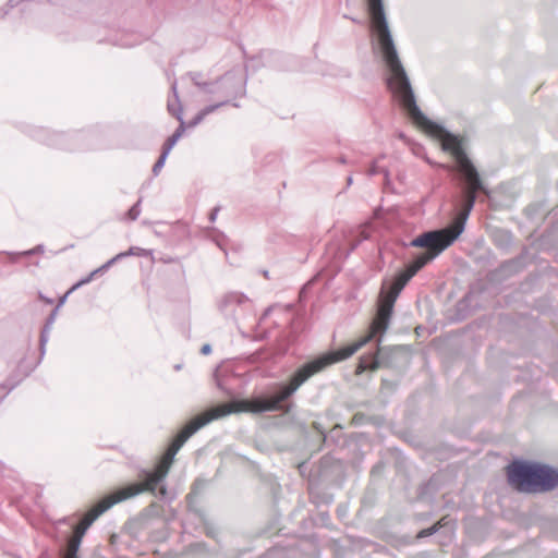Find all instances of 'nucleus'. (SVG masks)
<instances>
[{"mask_svg":"<svg viewBox=\"0 0 558 558\" xmlns=\"http://www.w3.org/2000/svg\"><path fill=\"white\" fill-rule=\"evenodd\" d=\"M247 301H248V299L246 298V295H244L241 292H229L225 295V298L222 300V304H223V306H229L232 304L242 305Z\"/></svg>","mask_w":558,"mask_h":558,"instance_id":"9b49d317","label":"nucleus"},{"mask_svg":"<svg viewBox=\"0 0 558 558\" xmlns=\"http://www.w3.org/2000/svg\"><path fill=\"white\" fill-rule=\"evenodd\" d=\"M379 173H384L386 177H387V174H388V173H387V171H386V169H384V168H381V167H379V166H378V160H377V161H375V162L371 166V168H369V170H368V175H376V174H379Z\"/></svg>","mask_w":558,"mask_h":558,"instance_id":"dca6fc26","label":"nucleus"},{"mask_svg":"<svg viewBox=\"0 0 558 558\" xmlns=\"http://www.w3.org/2000/svg\"><path fill=\"white\" fill-rule=\"evenodd\" d=\"M82 539L80 536H72L68 542V549L64 558H77V551L80 549Z\"/></svg>","mask_w":558,"mask_h":558,"instance_id":"f8f14e48","label":"nucleus"},{"mask_svg":"<svg viewBox=\"0 0 558 558\" xmlns=\"http://www.w3.org/2000/svg\"><path fill=\"white\" fill-rule=\"evenodd\" d=\"M14 1H15V0H10V4H11V5H13V2H14Z\"/></svg>","mask_w":558,"mask_h":558,"instance_id":"393cba45","label":"nucleus"},{"mask_svg":"<svg viewBox=\"0 0 558 558\" xmlns=\"http://www.w3.org/2000/svg\"><path fill=\"white\" fill-rule=\"evenodd\" d=\"M371 16V29L389 75L401 72L403 65L400 61L381 0H367Z\"/></svg>","mask_w":558,"mask_h":558,"instance_id":"39448f33","label":"nucleus"},{"mask_svg":"<svg viewBox=\"0 0 558 558\" xmlns=\"http://www.w3.org/2000/svg\"><path fill=\"white\" fill-rule=\"evenodd\" d=\"M244 412L240 405H236V401L230 403L220 404L211 408L210 410L202 413L190 421L184 428L178 434L175 439L172 441L167 452L162 457L161 461L157 465L154 472L145 473V480L143 483L131 484L125 487L119 488L112 494L101 499L95 505L81 520V522L74 527L73 536H80L83 539L88 527L94 521L113 505L124 501L129 498L137 496L143 492H149L154 495L165 497L167 495V488L162 485L165 478L168 475L173 459L184 442L199 428L207 425L211 421L225 417L231 413Z\"/></svg>","mask_w":558,"mask_h":558,"instance_id":"7ed1b4c3","label":"nucleus"},{"mask_svg":"<svg viewBox=\"0 0 558 558\" xmlns=\"http://www.w3.org/2000/svg\"><path fill=\"white\" fill-rule=\"evenodd\" d=\"M148 253L149 252L147 250H145V248L132 246L128 251L119 253L114 257L109 259L107 263H105L102 265V268L111 267L114 263H117L121 258H124V257H128V256H133V255H136V256H147Z\"/></svg>","mask_w":558,"mask_h":558,"instance_id":"6e6552de","label":"nucleus"},{"mask_svg":"<svg viewBox=\"0 0 558 558\" xmlns=\"http://www.w3.org/2000/svg\"><path fill=\"white\" fill-rule=\"evenodd\" d=\"M426 252L417 254L413 262H411L405 270L401 272L391 284V291L384 298L378 305L377 316L372 323L368 335L359 341L322 355L305 365H303L292 377L290 384L281 388V390L272 397L264 398L257 397L251 400H238L236 405H240L244 412L263 413L271 412L281 409V402L292 396L298 388L305 383L310 377L323 371L328 365L336 362L345 360L352 356L357 350L371 341L376 335L386 332L390 317L392 314L393 303L404 288L407 282L427 263L436 258L440 253L436 248L425 247Z\"/></svg>","mask_w":558,"mask_h":558,"instance_id":"f03ea898","label":"nucleus"},{"mask_svg":"<svg viewBox=\"0 0 558 558\" xmlns=\"http://www.w3.org/2000/svg\"><path fill=\"white\" fill-rule=\"evenodd\" d=\"M108 268H102V266H100L99 268L95 269L94 271H92L86 278L80 280L76 284L73 286L72 290L83 286V284H86L88 282L92 281V279L97 275V274H100V272H104L106 271Z\"/></svg>","mask_w":558,"mask_h":558,"instance_id":"ddd939ff","label":"nucleus"},{"mask_svg":"<svg viewBox=\"0 0 558 558\" xmlns=\"http://www.w3.org/2000/svg\"><path fill=\"white\" fill-rule=\"evenodd\" d=\"M140 204H141V199L130 208V210L126 214L128 219L134 221L138 218L140 214H141Z\"/></svg>","mask_w":558,"mask_h":558,"instance_id":"2eb2a0df","label":"nucleus"},{"mask_svg":"<svg viewBox=\"0 0 558 558\" xmlns=\"http://www.w3.org/2000/svg\"><path fill=\"white\" fill-rule=\"evenodd\" d=\"M185 122L184 120L180 121L179 128L175 130V132L167 140V142L163 144L162 149L168 151L170 154L173 146L177 144V142L181 138L185 131Z\"/></svg>","mask_w":558,"mask_h":558,"instance_id":"9d476101","label":"nucleus"},{"mask_svg":"<svg viewBox=\"0 0 558 558\" xmlns=\"http://www.w3.org/2000/svg\"><path fill=\"white\" fill-rule=\"evenodd\" d=\"M7 395H8V390H7L5 386L0 385V402L5 398Z\"/></svg>","mask_w":558,"mask_h":558,"instance_id":"412c9836","label":"nucleus"},{"mask_svg":"<svg viewBox=\"0 0 558 558\" xmlns=\"http://www.w3.org/2000/svg\"><path fill=\"white\" fill-rule=\"evenodd\" d=\"M508 480L520 492H548L558 486V471L538 463L513 462L508 469Z\"/></svg>","mask_w":558,"mask_h":558,"instance_id":"20e7f679","label":"nucleus"},{"mask_svg":"<svg viewBox=\"0 0 558 558\" xmlns=\"http://www.w3.org/2000/svg\"><path fill=\"white\" fill-rule=\"evenodd\" d=\"M352 183V177H349L348 178V184H351Z\"/></svg>","mask_w":558,"mask_h":558,"instance_id":"b1692460","label":"nucleus"},{"mask_svg":"<svg viewBox=\"0 0 558 558\" xmlns=\"http://www.w3.org/2000/svg\"><path fill=\"white\" fill-rule=\"evenodd\" d=\"M201 351L203 354H208L210 352V345L209 344L203 345Z\"/></svg>","mask_w":558,"mask_h":558,"instance_id":"4be33fe9","label":"nucleus"},{"mask_svg":"<svg viewBox=\"0 0 558 558\" xmlns=\"http://www.w3.org/2000/svg\"><path fill=\"white\" fill-rule=\"evenodd\" d=\"M168 155H169V153L162 149L161 155L159 156L158 160L156 161V163L153 167V173L155 175H157L159 173V171L162 169V167L165 166Z\"/></svg>","mask_w":558,"mask_h":558,"instance_id":"4468645a","label":"nucleus"},{"mask_svg":"<svg viewBox=\"0 0 558 558\" xmlns=\"http://www.w3.org/2000/svg\"><path fill=\"white\" fill-rule=\"evenodd\" d=\"M49 326H45L43 331H41V335H40V348L41 350H44L46 343L48 342V337H49Z\"/></svg>","mask_w":558,"mask_h":558,"instance_id":"6ab92c4d","label":"nucleus"},{"mask_svg":"<svg viewBox=\"0 0 558 558\" xmlns=\"http://www.w3.org/2000/svg\"><path fill=\"white\" fill-rule=\"evenodd\" d=\"M387 83L393 97L407 111L410 119L426 133L438 138L441 142V147L445 151L452 154L456 159L458 170L468 183V186L463 192L462 208L453 225L445 229L424 232L413 239L410 243V245L414 247H430L436 248L441 253L463 232L465 221L469 218L476 201V192H485V189L481 182L477 170L463 150L461 140L449 133L441 125L427 119L420 110L405 70L403 69L401 72H396L389 75Z\"/></svg>","mask_w":558,"mask_h":558,"instance_id":"f257e3e1","label":"nucleus"},{"mask_svg":"<svg viewBox=\"0 0 558 558\" xmlns=\"http://www.w3.org/2000/svg\"><path fill=\"white\" fill-rule=\"evenodd\" d=\"M218 211H219V208L216 207L211 210L210 215H209V220L211 222H214L216 219H217V215H218Z\"/></svg>","mask_w":558,"mask_h":558,"instance_id":"aec40b11","label":"nucleus"},{"mask_svg":"<svg viewBox=\"0 0 558 558\" xmlns=\"http://www.w3.org/2000/svg\"><path fill=\"white\" fill-rule=\"evenodd\" d=\"M190 76L196 86L204 88V90L209 94H219L222 99L214 105H209L203 108L194 118V120L187 124L189 128L197 125L204 120L206 116L227 105L230 98H236L244 94V81L241 75L236 76L232 73H227L215 85L201 83L199 73H191Z\"/></svg>","mask_w":558,"mask_h":558,"instance_id":"423d86ee","label":"nucleus"},{"mask_svg":"<svg viewBox=\"0 0 558 558\" xmlns=\"http://www.w3.org/2000/svg\"><path fill=\"white\" fill-rule=\"evenodd\" d=\"M171 89L173 93V99L168 100V111L174 116L179 121L183 120L182 117V107L179 100L178 90H177V83L173 82L171 85Z\"/></svg>","mask_w":558,"mask_h":558,"instance_id":"1a4fd4ad","label":"nucleus"},{"mask_svg":"<svg viewBox=\"0 0 558 558\" xmlns=\"http://www.w3.org/2000/svg\"><path fill=\"white\" fill-rule=\"evenodd\" d=\"M384 352V349L379 348L377 353L372 356H363L360 359L359 365L356 367V373L362 374L366 369H376L383 365L380 356Z\"/></svg>","mask_w":558,"mask_h":558,"instance_id":"0eeeda50","label":"nucleus"},{"mask_svg":"<svg viewBox=\"0 0 558 558\" xmlns=\"http://www.w3.org/2000/svg\"><path fill=\"white\" fill-rule=\"evenodd\" d=\"M44 252V246L43 245H37L36 247L32 248V250H28V251H25V252H22V253H19V254H13V257H17L20 255H33V254H38V253H43Z\"/></svg>","mask_w":558,"mask_h":558,"instance_id":"a211bd4d","label":"nucleus"},{"mask_svg":"<svg viewBox=\"0 0 558 558\" xmlns=\"http://www.w3.org/2000/svg\"><path fill=\"white\" fill-rule=\"evenodd\" d=\"M54 322V315H51L46 324V326H49V328L51 327V325L53 324Z\"/></svg>","mask_w":558,"mask_h":558,"instance_id":"5701e85b","label":"nucleus"},{"mask_svg":"<svg viewBox=\"0 0 558 558\" xmlns=\"http://www.w3.org/2000/svg\"><path fill=\"white\" fill-rule=\"evenodd\" d=\"M444 520H441L440 522H438L437 525H434L429 529H425V530H422L418 534H417V537L418 538H422V537H426V536H429V535H433L437 530H438V525H442V522Z\"/></svg>","mask_w":558,"mask_h":558,"instance_id":"f3484780","label":"nucleus"}]
</instances>
